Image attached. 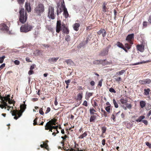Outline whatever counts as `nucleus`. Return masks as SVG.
<instances>
[{"mask_svg":"<svg viewBox=\"0 0 151 151\" xmlns=\"http://www.w3.org/2000/svg\"><path fill=\"white\" fill-rule=\"evenodd\" d=\"M44 11V6L43 4L41 3H38L37 4L34 9V13L38 16H41V14Z\"/></svg>","mask_w":151,"mask_h":151,"instance_id":"obj_1","label":"nucleus"},{"mask_svg":"<svg viewBox=\"0 0 151 151\" xmlns=\"http://www.w3.org/2000/svg\"><path fill=\"white\" fill-rule=\"evenodd\" d=\"M19 20L22 23L26 22L27 19V14L26 12H24V8H21L19 12Z\"/></svg>","mask_w":151,"mask_h":151,"instance_id":"obj_2","label":"nucleus"},{"mask_svg":"<svg viewBox=\"0 0 151 151\" xmlns=\"http://www.w3.org/2000/svg\"><path fill=\"white\" fill-rule=\"evenodd\" d=\"M33 27L29 25L28 23L24 24L20 27V31L24 32H28L31 30Z\"/></svg>","mask_w":151,"mask_h":151,"instance_id":"obj_3","label":"nucleus"},{"mask_svg":"<svg viewBox=\"0 0 151 151\" xmlns=\"http://www.w3.org/2000/svg\"><path fill=\"white\" fill-rule=\"evenodd\" d=\"M93 63L94 65H98L102 64L104 65L110 64L109 62L106 61V59L95 60L93 62Z\"/></svg>","mask_w":151,"mask_h":151,"instance_id":"obj_4","label":"nucleus"},{"mask_svg":"<svg viewBox=\"0 0 151 151\" xmlns=\"http://www.w3.org/2000/svg\"><path fill=\"white\" fill-rule=\"evenodd\" d=\"M48 17L52 19L55 18L54 8L52 6H49L48 9Z\"/></svg>","mask_w":151,"mask_h":151,"instance_id":"obj_5","label":"nucleus"},{"mask_svg":"<svg viewBox=\"0 0 151 151\" xmlns=\"http://www.w3.org/2000/svg\"><path fill=\"white\" fill-rule=\"evenodd\" d=\"M111 46V45H109L106 48L102 50L99 53V56H104L108 55V54L109 49L110 47Z\"/></svg>","mask_w":151,"mask_h":151,"instance_id":"obj_6","label":"nucleus"},{"mask_svg":"<svg viewBox=\"0 0 151 151\" xmlns=\"http://www.w3.org/2000/svg\"><path fill=\"white\" fill-rule=\"evenodd\" d=\"M61 9L63 10V14L65 18H67L68 17L69 14L67 11V8L65 7L64 3L62 4L60 8V9Z\"/></svg>","mask_w":151,"mask_h":151,"instance_id":"obj_7","label":"nucleus"},{"mask_svg":"<svg viewBox=\"0 0 151 151\" xmlns=\"http://www.w3.org/2000/svg\"><path fill=\"white\" fill-rule=\"evenodd\" d=\"M12 114V116H15L14 117V119L17 120L22 116V114L16 109L13 111Z\"/></svg>","mask_w":151,"mask_h":151,"instance_id":"obj_8","label":"nucleus"},{"mask_svg":"<svg viewBox=\"0 0 151 151\" xmlns=\"http://www.w3.org/2000/svg\"><path fill=\"white\" fill-rule=\"evenodd\" d=\"M134 38V34L132 33L127 35L126 38V40L128 41L129 44L132 45L133 44V40Z\"/></svg>","mask_w":151,"mask_h":151,"instance_id":"obj_9","label":"nucleus"},{"mask_svg":"<svg viewBox=\"0 0 151 151\" xmlns=\"http://www.w3.org/2000/svg\"><path fill=\"white\" fill-rule=\"evenodd\" d=\"M6 25V24L4 23H1L0 24V29L1 30L6 31L8 32L9 31V27Z\"/></svg>","mask_w":151,"mask_h":151,"instance_id":"obj_10","label":"nucleus"},{"mask_svg":"<svg viewBox=\"0 0 151 151\" xmlns=\"http://www.w3.org/2000/svg\"><path fill=\"white\" fill-rule=\"evenodd\" d=\"M62 24L60 20L57 21L56 26V32L57 33H59L62 30Z\"/></svg>","mask_w":151,"mask_h":151,"instance_id":"obj_11","label":"nucleus"},{"mask_svg":"<svg viewBox=\"0 0 151 151\" xmlns=\"http://www.w3.org/2000/svg\"><path fill=\"white\" fill-rule=\"evenodd\" d=\"M88 38H87L86 40L82 41L77 46V47L78 49H80L82 47H84L88 43Z\"/></svg>","mask_w":151,"mask_h":151,"instance_id":"obj_12","label":"nucleus"},{"mask_svg":"<svg viewBox=\"0 0 151 151\" xmlns=\"http://www.w3.org/2000/svg\"><path fill=\"white\" fill-rule=\"evenodd\" d=\"M97 34L98 36L102 35V36L103 37H104L106 35V32L105 29H101L97 32Z\"/></svg>","mask_w":151,"mask_h":151,"instance_id":"obj_13","label":"nucleus"},{"mask_svg":"<svg viewBox=\"0 0 151 151\" xmlns=\"http://www.w3.org/2000/svg\"><path fill=\"white\" fill-rule=\"evenodd\" d=\"M129 97H126L125 98L122 97L120 100V101L122 104H124L126 105H128L127 102L128 101V99Z\"/></svg>","mask_w":151,"mask_h":151,"instance_id":"obj_14","label":"nucleus"},{"mask_svg":"<svg viewBox=\"0 0 151 151\" xmlns=\"http://www.w3.org/2000/svg\"><path fill=\"white\" fill-rule=\"evenodd\" d=\"M57 120V119L55 118H53L48 122L46 125H50L51 126L52 125H56V122Z\"/></svg>","mask_w":151,"mask_h":151,"instance_id":"obj_15","label":"nucleus"},{"mask_svg":"<svg viewBox=\"0 0 151 151\" xmlns=\"http://www.w3.org/2000/svg\"><path fill=\"white\" fill-rule=\"evenodd\" d=\"M24 104H21L20 106V109L18 111L19 112L22 113L24 112V110L26 108V105L25 104V101L23 102Z\"/></svg>","mask_w":151,"mask_h":151,"instance_id":"obj_16","label":"nucleus"},{"mask_svg":"<svg viewBox=\"0 0 151 151\" xmlns=\"http://www.w3.org/2000/svg\"><path fill=\"white\" fill-rule=\"evenodd\" d=\"M62 26L63 27L62 32L64 33L68 34L69 33V30L67 27L65 26V24H63Z\"/></svg>","mask_w":151,"mask_h":151,"instance_id":"obj_17","label":"nucleus"},{"mask_svg":"<svg viewBox=\"0 0 151 151\" xmlns=\"http://www.w3.org/2000/svg\"><path fill=\"white\" fill-rule=\"evenodd\" d=\"M26 10L28 12H30L31 11V8L29 3L26 2L25 6Z\"/></svg>","mask_w":151,"mask_h":151,"instance_id":"obj_18","label":"nucleus"},{"mask_svg":"<svg viewBox=\"0 0 151 151\" xmlns=\"http://www.w3.org/2000/svg\"><path fill=\"white\" fill-rule=\"evenodd\" d=\"M48 142V140H46L45 141V143L43 142V144H41L40 145V147L42 148H45L46 150H48L49 147L47 143Z\"/></svg>","mask_w":151,"mask_h":151,"instance_id":"obj_19","label":"nucleus"},{"mask_svg":"<svg viewBox=\"0 0 151 151\" xmlns=\"http://www.w3.org/2000/svg\"><path fill=\"white\" fill-rule=\"evenodd\" d=\"M137 48L138 50L141 52H143L144 50V46L142 45H137Z\"/></svg>","mask_w":151,"mask_h":151,"instance_id":"obj_20","label":"nucleus"},{"mask_svg":"<svg viewBox=\"0 0 151 151\" xmlns=\"http://www.w3.org/2000/svg\"><path fill=\"white\" fill-rule=\"evenodd\" d=\"M59 58V57L50 58L48 60V61L49 63H55L57 61Z\"/></svg>","mask_w":151,"mask_h":151,"instance_id":"obj_21","label":"nucleus"},{"mask_svg":"<svg viewBox=\"0 0 151 151\" xmlns=\"http://www.w3.org/2000/svg\"><path fill=\"white\" fill-rule=\"evenodd\" d=\"M151 90L150 88H145L144 90L143 94L144 95L147 96L149 95Z\"/></svg>","mask_w":151,"mask_h":151,"instance_id":"obj_22","label":"nucleus"},{"mask_svg":"<svg viewBox=\"0 0 151 151\" xmlns=\"http://www.w3.org/2000/svg\"><path fill=\"white\" fill-rule=\"evenodd\" d=\"M140 107L141 108L144 107L146 105V102L145 101H141L139 103Z\"/></svg>","mask_w":151,"mask_h":151,"instance_id":"obj_23","label":"nucleus"},{"mask_svg":"<svg viewBox=\"0 0 151 151\" xmlns=\"http://www.w3.org/2000/svg\"><path fill=\"white\" fill-rule=\"evenodd\" d=\"M80 26L79 24L78 23H75L73 25V29L75 31H78L79 29V27Z\"/></svg>","mask_w":151,"mask_h":151,"instance_id":"obj_24","label":"nucleus"},{"mask_svg":"<svg viewBox=\"0 0 151 151\" xmlns=\"http://www.w3.org/2000/svg\"><path fill=\"white\" fill-rule=\"evenodd\" d=\"M145 117L144 116L142 115L139 116L138 118L136 119V121L137 122H142V119H145Z\"/></svg>","mask_w":151,"mask_h":151,"instance_id":"obj_25","label":"nucleus"},{"mask_svg":"<svg viewBox=\"0 0 151 151\" xmlns=\"http://www.w3.org/2000/svg\"><path fill=\"white\" fill-rule=\"evenodd\" d=\"M45 130H50V131L51 132H52L53 128L52 127L51 125H46L45 126Z\"/></svg>","mask_w":151,"mask_h":151,"instance_id":"obj_26","label":"nucleus"},{"mask_svg":"<svg viewBox=\"0 0 151 151\" xmlns=\"http://www.w3.org/2000/svg\"><path fill=\"white\" fill-rule=\"evenodd\" d=\"M83 93L82 92L79 93L77 95V100H81L83 98Z\"/></svg>","mask_w":151,"mask_h":151,"instance_id":"obj_27","label":"nucleus"},{"mask_svg":"<svg viewBox=\"0 0 151 151\" xmlns=\"http://www.w3.org/2000/svg\"><path fill=\"white\" fill-rule=\"evenodd\" d=\"M96 116L92 115L90 117V122H95V120L96 119Z\"/></svg>","mask_w":151,"mask_h":151,"instance_id":"obj_28","label":"nucleus"},{"mask_svg":"<svg viewBox=\"0 0 151 151\" xmlns=\"http://www.w3.org/2000/svg\"><path fill=\"white\" fill-rule=\"evenodd\" d=\"M10 95H7L6 96H5L4 97H2V98H3L6 101H9V100H10Z\"/></svg>","mask_w":151,"mask_h":151,"instance_id":"obj_29","label":"nucleus"},{"mask_svg":"<svg viewBox=\"0 0 151 151\" xmlns=\"http://www.w3.org/2000/svg\"><path fill=\"white\" fill-rule=\"evenodd\" d=\"M87 133L86 132H85L82 134L79 137V139H83L84 137H86L87 135Z\"/></svg>","mask_w":151,"mask_h":151,"instance_id":"obj_30","label":"nucleus"},{"mask_svg":"<svg viewBox=\"0 0 151 151\" xmlns=\"http://www.w3.org/2000/svg\"><path fill=\"white\" fill-rule=\"evenodd\" d=\"M116 45L119 47L122 48L124 46L123 44L119 42H118L116 43Z\"/></svg>","mask_w":151,"mask_h":151,"instance_id":"obj_31","label":"nucleus"},{"mask_svg":"<svg viewBox=\"0 0 151 151\" xmlns=\"http://www.w3.org/2000/svg\"><path fill=\"white\" fill-rule=\"evenodd\" d=\"M93 95V93L89 92L87 94L86 97V100H88L89 99V98L91 96Z\"/></svg>","mask_w":151,"mask_h":151,"instance_id":"obj_32","label":"nucleus"},{"mask_svg":"<svg viewBox=\"0 0 151 151\" xmlns=\"http://www.w3.org/2000/svg\"><path fill=\"white\" fill-rule=\"evenodd\" d=\"M96 112V110L93 108H91L90 109V113L91 115H93L94 114V112Z\"/></svg>","mask_w":151,"mask_h":151,"instance_id":"obj_33","label":"nucleus"},{"mask_svg":"<svg viewBox=\"0 0 151 151\" xmlns=\"http://www.w3.org/2000/svg\"><path fill=\"white\" fill-rule=\"evenodd\" d=\"M111 106H108L105 108V110L109 113L111 112Z\"/></svg>","mask_w":151,"mask_h":151,"instance_id":"obj_34","label":"nucleus"},{"mask_svg":"<svg viewBox=\"0 0 151 151\" xmlns=\"http://www.w3.org/2000/svg\"><path fill=\"white\" fill-rule=\"evenodd\" d=\"M145 84H149L151 83V80L149 78L145 79Z\"/></svg>","mask_w":151,"mask_h":151,"instance_id":"obj_35","label":"nucleus"},{"mask_svg":"<svg viewBox=\"0 0 151 151\" xmlns=\"http://www.w3.org/2000/svg\"><path fill=\"white\" fill-rule=\"evenodd\" d=\"M129 44L128 43H126L125 44V48H127L128 50L130 49L132 45Z\"/></svg>","mask_w":151,"mask_h":151,"instance_id":"obj_36","label":"nucleus"},{"mask_svg":"<svg viewBox=\"0 0 151 151\" xmlns=\"http://www.w3.org/2000/svg\"><path fill=\"white\" fill-rule=\"evenodd\" d=\"M102 131V135L106 132V127L105 126L101 128Z\"/></svg>","mask_w":151,"mask_h":151,"instance_id":"obj_37","label":"nucleus"},{"mask_svg":"<svg viewBox=\"0 0 151 151\" xmlns=\"http://www.w3.org/2000/svg\"><path fill=\"white\" fill-rule=\"evenodd\" d=\"M18 3L20 5H23L25 1V0H17Z\"/></svg>","mask_w":151,"mask_h":151,"instance_id":"obj_38","label":"nucleus"},{"mask_svg":"<svg viewBox=\"0 0 151 151\" xmlns=\"http://www.w3.org/2000/svg\"><path fill=\"white\" fill-rule=\"evenodd\" d=\"M125 70H123L117 72L116 74L119 75H120L123 74L125 72Z\"/></svg>","mask_w":151,"mask_h":151,"instance_id":"obj_39","label":"nucleus"},{"mask_svg":"<svg viewBox=\"0 0 151 151\" xmlns=\"http://www.w3.org/2000/svg\"><path fill=\"white\" fill-rule=\"evenodd\" d=\"M113 102L114 105V106L116 108H117L119 107V105L116 102L114 99H113Z\"/></svg>","mask_w":151,"mask_h":151,"instance_id":"obj_40","label":"nucleus"},{"mask_svg":"<svg viewBox=\"0 0 151 151\" xmlns=\"http://www.w3.org/2000/svg\"><path fill=\"white\" fill-rule=\"evenodd\" d=\"M5 56H3L2 57H0V63H3L4 60L5 58Z\"/></svg>","mask_w":151,"mask_h":151,"instance_id":"obj_41","label":"nucleus"},{"mask_svg":"<svg viewBox=\"0 0 151 151\" xmlns=\"http://www.w3.org/2000/svg\"><path fill=\"white\" fill-rule=\"evenodd\" d=\"M1 101H0V103L1 104H3V105H4L6 103V102L7 101H5L4 99L3 98L1 99Z\"/></svg>","mask_w":151,"mask_h":151,"instance_id":"obj_42","label":"nucleus"},{"mask_svg":"<svg viewBox=\"0 0 151 151\" xmlns=\"http://www.w3.org/2000/svg\"><path fill=\"white\" fill-rule=\"evenodd\" d=\"M139 82L141 85L145 84V79L142 80H140L139 81Z\"/></svg>","mask_w":151,"mask_h":151,"instance_id":"obj_43","label":"nucleus"},{"mask_svg":"<svg viewBox=\"0 0 151 151\" xmlns=\"http://www.w3.org/2000/svg\"><path fill=\"white\" fill-rule=\"evenodd\" d=\"M106 4H104V5L103 6V10H102V11L104 12V13L105 12H106Z\"/></svg>","mask_w":151,"mask_h":151,"instance_id":"obj_44","label":"nucleus"},{"mask_svg":"<svg viewBox=\"0 0 151 151\" xmlns=\"http://www.w3.org/2000/svg\"><path fill=\"white\" fill-rule=\"evenodd\" d=\"M101 111L103 113L104 116V117H106L107 116V113L106 112V111L103 109L101 110Z\"/></svg>","mask_w":151,"mask_h":151,"instance_id":"obj_45","label":"nucleus"},{"mask_svg":"<svg viewBox=\"0 0 151 151\" xmlns=\"http://www.w3.org/2000/svg\"><path fill=\"white\" fill-rule=\"evenodd\" d=\"M37 118H36L34 120V123H33V125L34 126L36 125H37Z\"/></svg>","mask_w":151,"mask_h":151,"instance_id":"obj_46","label":"nucleus"},{"mask_svg":"<svg viewBox=\"0 0 151 151\" xmlns=\"http://www.w3.org/2000/svg\"><path fill=\"white\" fill-rule=\"evenodd\" d=\"M109 91L111 93H116V91L112 88H111L109 89Z\"/></svg>","mask_w":151,"mask_h":151,"instance_id":"obj_47","label":"nucleus"},{"mask_svg":"<svg viewBox=\"0 0 151 151\" xmlns=\"http://www.w3.org/2000/svg\"><path fill=\"white\" fill-rule=\"evenodd\" d=\"M145 144L147 145L150 148H151V143H149L148 142H145Z\"/></svg>","mask_w":151,"mask_h":151,"instance_id":"obj_48","label":"nucleus"},{"mask_svg":"<svg viewBox=\"0 0 151 151\" xmlns=\"http://www.w3.org/2000/svg\"><path fill=\"white\" fill-rule=\"evenodd\" d=\"M60 11L59 12L58 9L57 11V14L58 16L59 15V14H60L63 11L62 9H61V10L60 9Z\"/></svg>","mask_w":151,"mask_h":151,"instance_id":"obj_49","label":"nucleus"},{"mask_svg":"<svg viewBox=\"0 0 151 151\" xmlns=\"http://www.w3.org/2000/svg\"><path fill=\"white\" fill-rule=\"evenodd\" d=\"M36 67V65L35 64H33L32 65L30 66V70H32Z\"/></svg>","mask_w":151,"mask_h":151,"instance_id":"obj_50","label":"nucleus"},{"mask_svg":"<svg viewBox=\"0 0 151 151\" xmlns=\"http://www.w3.org/2000/svg\"><path fill=\"white\" fill-rule=\"evenodd\" d=\"M65 40L67 41H69L70 40V36L68 35H67L65 38Z\"/></svg>","mask_w":151,"mask_h":151,"instance_id":"obj_51","label":"nucleus"},{"mask_svg":"<svg viewBox=\"0 0 151 151\" xmlns=\"http://www.w3.org/2000/svg\"><path fill=\"white\" fill-rule=\"evenodd\" d=\"M92 106L94 108H95L96 106H98L97 104L95 101H94V104H92Z\"/></svg>","mask_w":151,"mask_h":151,"instance_id":"obj_52","label":"nucleus"},{"mask_svg":"<svg viewBox=\"0 0 151 151\" xmlns=\"http://www.w3.org/2000/svg\"><path fill=\"white\" fill-rule=\"evenodd\" d=\"M143 63V62H139L137 63H135L133 64H132L131 65H139L140 64H142Z\"/></svg>","mask_w":151,"mask_h":151,"instance_id":"obj_53","label":"nucleus"},{"mask_svg":"<svg viewBox=\"0 0 151 151\" xmlns=\"http://www.w3.org/2000/svg\"><path fill=\"white\" fill-rule=\"evenodd\" d=\"M39 113L41 115H43L44 114V113L42 110V108L40 109L39 110Z\"/></svg>","mask_w":151,"mask_h":151,"instance_id":"obj_54","label":"nucleus"},{"mask_svg":"<svg viewBox=\"0 0 151 151\" xmlns=\"http://www.w3.org/2000/svg\"><path fill=\"white\" fill-rule=\"evenodd\" d=\"M102 80H101L99 82V83L98 84V86H99V87H101L102 86Z\"/></svg>","mask_w":151,"mask_h":151,"instance_id":"obj_55","label":"nucleus"},{"mask_svg":"<svg viewBox=\"0 0 151 151\" xmlns=\"http://www.w3.org/2000/svg\"><path fill=\"white\" fill-rule=\"evenodd\" d=\"M34 73V72L31 70H30L28 72V74L29 75H31L32 74H33Z\"/></svg>","mask_w":151,"mask_h":151,"instance_id":"obj_56","label":"nucleus"},{"mask_svg":"<svg viewBox=\"0 0 151 151\" xmlns=\"http://www.w3.org/2000/svg\"><path fill=\"white\" fill-rule=\"evenodd\" d=\"M143 122L145 125H147L148 124V122L147 120H143L142 122Z\"/></svg>","mask_w":151,"mask_h":151,"instance_id":"obj_57","label":"nucleus"},{"mask_svg":"<svg viewBox=\"0 0 151 151\" xmlns=\"http://www.w3.org/2000/svg\"><path fill=\"white\" fill-rule=\"evenodd\" d=\"M83 105L86 106H88L87 101L86 100L84 101L83 104Z\"/></svg>","mask_w":151,"mask_h":151,"instance_id":"obj_58","label":"nucleus"},{"mask_svg":"<svg viewBox=\"0 0 151 151\" xmlns=\"http://www.w3.org/2000/svg\"><path fill=\"white\" fill-rule=\"evenodd\" d=\"M50 111V107H47L45 112V114H47Z\"/></svg>","mask_w":151,"mask_h":151,"instance_id":"obj_59","label":"nucleus"},{"mask_svg":"<svg viewBox=\"0 0 151 151\" xmlns=\"http://www.w3.org/2000/svg\"><path fill=\"white\" fill-rule=\"evenodd\" d=\"M71 60L70 59H68L65 60V62L67 63V64L68 65L69 64H70Z\"/></svg>","mask_w":151,"mask_h":151,"instance_id":"obj_60","label":"nucleus"},{"mask_svg":"<svg viewBox=\"0 0 151 151\" xmlns=\"http://www.w3.org/2000/svg\"><path fill=\"white\" fill-rule=\"evenodd\" d=\"M70 80H66L65 81V82L67 85H69V83L70 82Z\"/></svg>","mask_w":151,"mask_h":151,"instance_id":"obj_61","label":"nucleus"},{"mask_svg":"<svg viewBox=\"0 0 151 151\" xmlns=\"http://www.w3.org/2000/svg\"><path fill=\"white\" fill-rule=\"evenodd\" d=\"M111 119H112L115 122V117L114 114H112L111 116Z\"/></svg>","mask_w":151,"mask_h":151,"instance_id":"obj_62","label":"nucleus"},{"mask_svg":"<svg viewBox=\"0 0 151 151\" xmlns=\"http://www.w3.org/2000/svg\"><path fill=\"white\" fill-rule=\"evenodd\" d=\"M5 63H3L0 66V69H2L5 67Z\"/></svg>","mask_w":151,"mask_h":151,"instance_id":"obj_63","label":"nucleus"},{"mask_svg":"<svg viewBox=\"0 0 151 151\" xmlns=\"http://www.w3.org/2000/svg\"><path fill=\"white\" fill-rule=\"evenodd\" d=\"M14 63L17 65H18L19 64V62L17 60H15L14 61Z\"/></svg>","mask_w":151,"mask_h":151,"instance_id":"obj_64","label":"nucleus"}]
</instances>
